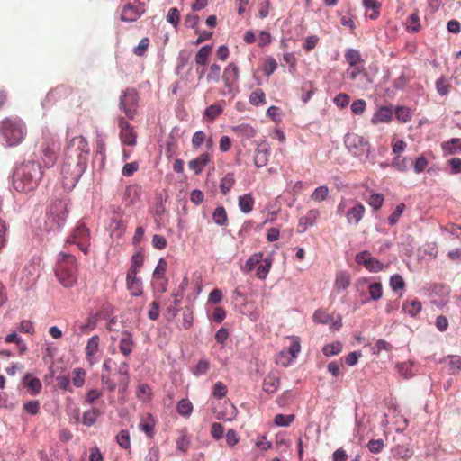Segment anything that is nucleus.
<instances>
[{"instance_id":"obj_3","label":"nucleus","mask_w":461,"mask_h":461,"mask_svg":"<svg viewBox=\"0 0 461 461\" xmlns=\"http://www.w3.org/2000/svg\"><path fill=\"white\" fill-rule=\"evenodd\" d=\"M77 265L76 258L68 253H59L55 275L60 285L71 288L77 283Z\"/></svg>"},{"instance_id":"obj_35","label":"nucleus","mask_w":461,"mask_h":461,"mask_svg":"<svg viewBox=\"0 0 461 461\" xmlns=\"http://www.w3.org/2000/svg\"><path fill=\"white\" fill-rule=\"evenodd\" d=\"M177 413L184 417L189 418L193 412V404L188 399H182L176 404Z\"/></svg>"},{"instance_id":"obj_2","label":"nucleus","mask_w":461,"mask_h":461,"mask_svg":"<svg viewBox=\"0 0 461 461\" xmlns=\"http://www.w3.org/2000/svg\"><path fill=\"white\" fill-rule=\"evenodd\" d=\"M43 176L41 165L28 161L21 165L14 175V187L20 193L34 190Z\"/></svg>"},{"instance_id":"obj_55","label":"nucleus","mask_w":461,"mask_h":461,"mask_svg":"<svg viewBox=\"0 0 461 461\" xmlns=\"http://www.w3.org/2000/svg\"><path fill=\"white\" fill-rule=\"evenodd\" d=\"M294 419L295 416L294 414H276L275 416L274 422L276 426L288 427L294 420Z\"/></svg>"},{"instance_id":"obj_31","label":"nucleus","mask_w":461,"mask_h":461,"mask_svg":"<svg viewBox=\"0 0 461 461\" xmlns=\"http://www.w3.org/2000/svg\"><path fill=\"white\" fill-rule=\"evenodd\" d=\"M405 28L408 32L416 33L420 29V21L418 11L410 14L405 22Z\"/></svg>"},{"instance_id":"obj_24","label":"nucleus","mask_w":461,"mask_h":461,"mask_svg":"<svg viewBox=\"0 0 461 461\" xmlns=\"http://www.w3.org/2000/svg\"><path fill=\"white\" fill-rule=\"evenodd\" d=\"M392 118H393L392 109L387 106H382L373 115V117L371 119V122L373 124H377L379 122H390L392 121Z\"/></svg>"},{"instance_id":"obj_12","label":"nucleus","mask_w":461,"mask_h":461,"mask_svg":"<svg viewBox=\"0 0 461 461\" xmlns=\"http://www.w3.org/2000/svg\"><path fill=\"white\" fill-rule=\"evenodd\" d=\"M117 121L120 127L119 136L121 141L128 146L136 145L137 133L134 128L122 116H119Z\"/></svg>"},{"instance_id":"obj_53","label":"nucleus","mask_w":461,"mask_h":461,"mask_svg":"<svg viewBox=\"0 0 461 461\" xmlns=\"http://www.w3.org/2000/svg\"><path fill=\"white\" fill-rule=\"evenodd\" d=\"M368 293L370 299L374 301L379 300L383 295V288L380 283H372L368 285Z\"/></svg>"},{"instance_id":"obj_40","label":"nucleus","mask_w":461,"mask_h":461,"mask_svg":"<svg viewBox=\"0 0 461 461\" xmlns=\"http://www.w3.org/2000/svg\"><path fill=\"white\" fill-rule=\"evenodd\" d=\"M235 184L234 175L228 173L221 179L220 189L223 194H227Z\"/></svg>"},{"instance_id":"obj_14","label":"nucleus","mask_w":461,"mask_h":461,"mask_svg":"<svg viewBox=\"0 0 461 461\" xmlns=\"http://www.w3.org/2000/svg\"><path fill=\"white\" fill-rule=\"evenodd\" d=\"M240 77V70L235 63H230L226 66L222 73V81L227 93L233 95L235 86Z\"/></svg>"},{"instance_id":"obj_63","label":"nucleus","mask_w":461,"mask_h":461,"mask_svg":"<svg viewBox=\"0 0 461 461\" xmlns=\"http://www.w3.org/2000/svg\"><path fill=\"white\" fill-rule=\"evenodd\" d=\"M228 392L227 386L221 381L215 383L212 387V395L215 398L221 399L226 396Z\"/></svg>"},{"instance_id":"obj_48","label":"nucleus","mask_w":461,"mask_h":461,"mask_svg":"<svg viewBox=\"0 0 461 461\" xmlns=\"http://www.w3.org/2000/svg\"><path fill=\"white\" fill-rule=\"evenodd\" d=\"M118 445L123 448L128 449L131 447V438L128 430L122 429L116 436Z\"/></svg>"},{"instance_id":"obj_30","label":"nucleus","mask_w":461,"mask_h":461,"mask_svg":"<svg viewBox=\"0 0 461 461\" xmlns=\"http://www.w3.org/2000/svg\"><path fill=\"white\" fill-rule=\"evenodd\" d=\"M23 384L29 390H31L32 394H38L42 388L40 379L32 376L30 374L24 375Z\"/></svg>"},{"instance_id":"obj_13","label":"nucleus","mask_w":461,"mask_h":461,"mask_svg":"<svg viewBox=\"0 0 461 461\" xmlns=\"http://www.w3.org/2000/svg\"><path fill=\"white\" fill-rule=\"evenodd\" d=\"M366 212L365 206L355 199L349 200V208L345 212L347 222L351 225H357L364 217Z\"/></svg>"},{"instance_id":"obj_51","label":"nucleus","mask_w":461,"mask_h":461,"mask_svg":"<svg viewBox=\"0 0 461 461\" xmlns=\"http://www.w3.org/2000/svg\"><path fill=\"white\" fill-rule=\"evenodd\" d=\"M406 206L403 203H399L394 211L391 213V215L388 218V222L391 226L395 225L399 219L401 218L402 214L403 213Z\"/></svg>"},{"instance_id":"obj_42","label":"nucleus","mask_w":461,"mask_h":461,"mask_svg":"<svg viewBox=\"0 0 461 461\" xmlns=\"http://www.w3.org/2000/svg\"><path fill=\"white\" fill-rule=\"evenodd\" d=\"M397 372L405 379L411 378L414 375L412 371L411 362H402L396 365Z\"/></svg>"},{"instance_id":"obj_37","label":"nucleus","mask_w":461,"mask_h":461,"mask_svg":"<svg viewBox=\"0 0 461 461\" xmlns=\"http://www.w3.org/2000/svg\"><path fill=\"white\" fill-rule=\"evenodd\" d=\"M254 206V199L250 194H244L239 198V207L244 213H249Z\"/></svg>"},{"instance_id":"obj_10","label":"nucleus","mask_w":461,"mask_h":461,"mask_svg":"<svg viewBox=\"0 0 461 461\" xmlns=\"http://www.w3.org/2000/svg\"><path fill=\"white\" fill-rule=\"evenodd\" d=\"M344 143L346 148L355 156H362L368 151V141L357 133L349 132L346 134Z\"/></svg>"},{"instance_id":"obj_60","label":"nucleus","mask_w":461,"mask_h":461,"mask_svg":"<svg viewBox=\"0 0 461 461\" xmlns=\"http://www.w3.org/2000/svg\"><path fill=\"white\" fill-rule=\"evenodd\" d=\"M450 88V85L447 83V80L444 77H440L436 82V89L437 92L444 96L448 94Z\"/></svg>"},{"instance_id":"obj_52","label":"nucleus","mask_w":461,"mask_h":461,"mask_svg":"<svg viewBox=\"0 0 461 461\" xmlns=\"http://www.w3.org/2000/svg\"><path fill=\"white\" fill-rule=\"evenodd\" d=\"M249 103L253 105L263 104L266 103L265 93L262 89L257 88L249 95Z\"/></svg>"},{"instance_id":"obj_46","label":"nucleus","mask_w":461,"mask_h":461,"mask_svg":"<svg viewBox=\"0 0 461 461\" xmlns=\"http://www.w3.org/2000/svg\"><path fill=\"white\" fill-rule=\"evenodd\" d=\"M330 190L328 186L321 185L317 187L312 194L311 199L314 202H322L324 201L328 195H329Z\"/></svg>"},{"instance_id":"obj_23","label":"nucleus","mask_w":461,"mask_h":461,"mask_svg":"<svg viewBox=\"0 0 461 461\" xmlns=\"http://www.w3.org/2000/svg\"><path fill=\"white\" fill-rule=\"evenodd\" d=\"M280 385V377L274 372L268 373L263 380V390L267 393H274Z\"/></svg>"},{"instance_id":"obj_54","label":"nucleus","mask_w":461,"mask_h":461,"mask_svg":"<svg viewBox=\"0 0 461 461\" xmlns=\"http://www.w3.org/2000/svg\"><path fill=\"white\" fill-rule=\"evenodd\" d=\"M210 369V363L206 359H200L192 372L195 376L205 375Z\"/></svg>"},{"instance_id":"obj_49","label":"nucleus","mask_w":461,"mask_h":461,"mask_svg":"<svg viewBox=\"0 0 461 461\" xmlns=\"http://www.w3.org/2000/svg\"><path fill=\"white\" fill-rule=\"evenodd\" d=\"M167 268V262L166 261V259L163 258H159L158 265L153 272V278L154 279L167 278L166 277Z\"/></svg>"},{"instance_id":"obj_29","label":"nucleus","mask_w":461,"mask_h":461,"mask_svg":"<svg viewBox=\"0 0 461 461\" xmlns=\"http://www.w3.org/2000/svg\"><path fill=\"white\" fill-rule=\"evenodd\" d=\"M442 149L446 155H453L461 151V139L453 138L442 143Z\"/></svg>"},{"instance_id":"obj_44","label":"nucleus","mask_w":461,"mask_h":461,"mask_svg":"<svg viewBox=\"0 0 461 461\" xmlns=\"http://www.w3.org/2000/svg\"><path fill=\"white\" fill-rule=\"evenodd\" d=\"M97 320L95 316H89L84 323L78 324L80 333L86 334L94 330L96 327Z\"/></svg>"},{"instance_id":"obj_56","label":"nucleus","mask_w":461,"mask_h":461,"mask_svg":"<svg viewBox=\"0 0 461 461\" xmlns=\"http://www.w3.org/2000/svg\"><path fill=\"white\" fill-rule=\"evenodd\" d=\"M220 75H221V67L220 65L216 64V63H212L210 67H209V71H208V74H207V81L209 83L211 82H218L219 79H220Z\"/></svg>"},{"instance_id":"obj_43","label":"nucleus","mask_w":461,"mask_h":461,"mask_svg":"<svg viewBox=\"0 0 461 461\" xmlns=\"http://www.w3.org/2000/svg\"><path fill=\"white\" fill-rule=\"evenodd\" d=\"M212 219L217 225L224 226L228 222L227 212L222 206L217 207L212 214Z\"/></svg>"},{"instance_id":"obj_57","label":"nucleus","mask_w":461,"mask_h":461,"mask_svg":"<svg viewBox=\"0 0 461 461\" xmlns=\"http://www.w3.org/2000/svg\"><path fill=\"white\" fill-rule=\"evenodd\" d=\"M141 187L139 185H131L127 186L125 190V196L131 200V202H134L140 196Z\"/></svg>"},{"instance_id":"obj_20","label":"nucleus","mask_w":461,"mask_h":461,"mask_svg":"<svg viewBox=\"0 0 461 461\" xmlns=\"http://www.w3.org/2000/svg\"><path fill=\"white\" fill-rule=\"evenodd\" d=\"M319 217L320 212L317 209L309 210L306 214L301 217L299 220L298 232H303L309 227L313 226Z\"/></svg>"},{"instance_id":"obj_38","label":"nucleus","mask_w":461,"mask_h":461,"mask_svg":"<svg viewBox=\"0 0 461 461\" xmlns=\"http://www.w3.org/2000/svg\"><path fill=\"white\" fill-rule=\"evenodd\" d=\"M98 416H100V411L95 408H92L91 410L86 411L82 416V423L87 427L93 426Z\"/></svg>"},{"instance_id":"obj_25","label":"nucleus","mask_w":461,"mask_h":461,"mask_svg":"<svg viewBox=\"0 0 461 461\" xmlns=\"http://www.w3.org/2000/svg\"><path fill=\"white\" fill-rule=\"evenodd\" d=\"M176 445L178 451L181 453H186L190 447L191 440L188 435L187 429L184 428L179 430V436L176 439Z\"/></svg>"},{"instance_id":"obj_28","label":"nucleus","mask_w":461,"mask_h":461,"mask_svg":"<svg viewBox=\"0 0 461 461\" xmlns=\"http://www.w3.org/2000/svg\"><path fill=\"white\" fill-rule=\"evenodd\" d=\"M345 59L349 67H356L364 65V59L361 57L359 50L355 49H348L345 52Z\"/></svg>"},{"instance_id":"obj_59","label":"nucleus","mask_w":461,"mask_h":461,"mask_svg":"<svg viewBox=\"0 0 461 461\" xmlns=\"http://www.w3.org/2000/svg\"><path fill=\"white\" fill-rule=\"evenodd\" d=\"M56 380H57V386L59 389L67 391V392H70V393L73 392L70 378L68 376L58 375L56 377Z\"/></svg>"},{"instance_id":"obj_39","label":"nucleus","mask_w":461,"mask_h":461,"mask_svg":"<svg viewBox=\"0 0 461 461\" xmlns=\"http://www.w3.org/2000/svg\"><path fill=\"white\" fill-rule=\"evenodd\" d=\"M264 254L262 252L254 253L251 255L245 263L242 270L244 272H251L257 265H258L263 260Z\"/></svg>"},{"instance_id":"obj_1","label":"nucleus","mask_w":461,"mask_h":461,"mask_svg":"<svg viewBox=\"0 0 461 461\" xmlns=\"http://www.w3.org/2000/svg\"><path fill=\"white\" fill-rule=\"evenodd\" d=\"M68 158L62 165L64 185L74 187L84 174L89 155L87 140L83 136L72 138L66 148Z\"/></svg>"},{"instance_id":"obj_22","label":"nucleus","mask_w":461,"mask_h":461,"mask_svg":"<svg viewBox=\"0 0 461 461\" xmlns=\"http://www.w3.org/2000/svg\"><path fill=\"white\" fill-rule=\"evenodd\" d=\"M100 338L98 335H94L88 339L85 348L86 359L90 365L95 363L94 357L99 349Z\"/></svg>"},{"instance_id":"obj_50","label":"nucleus","mask_w":461,"mask_h":461,"mask_svg":"<svg viewBox=\"0 0 461 461\" xmlns=\"http://www.w3.org/2000/svg\"><path fill=\"white\" fill-rule=\"evenodd\" d=\"M223 108L219 104H214L208 106L204 112V116L210 119V121L215 120L220 114H221Z\"/></svg>"},{"instance_id":"obj_36","label":"nucleus","mask_w":461,"mask_h":461,"mask_svg":"<svg viewBox=\"0 0 461 461\" xmlns=\"http://www.w3.org/2000/svg\"><path fill=\"white\" fill-rule=\"evenodd\" d=\"M402 309L411 317H415L421 311L422 306L420 301L412 300L403 303Z\"/></svg>"},{"instance_id":"obj_17","label":"nucleus","mask_w":461,"mask_h":461,"mask_svg":"<svg viewBox=\"0 0 461 461\" xmlns=\"http://www.w3.org/2000/svg\"><path fill=\"white\" fill-rule=\"evenodd\" d=\"M212 158V152H203L197 158L191 159L188 162V167L190 170L194 171L196 176H199L202 174L204 167L211 162Z\"/></svg>"},{"instance_id":"obj_41","label":"nucleus","mask_w":461,"mask_h":461,"mask_svg":"<svg viewBox=\"0 0 461 461\" xmlns=\"http://www.w3.org/2000/svg\"><path fill=\"white\" fill-rule=\"evenodd\" d=\"M212 51V46L205 45L202 47L195 55V62L198 65H205L208 62Z\"/></svg>"},{"instance_id":"obj_18","label":"nucleus","mask_w":461,"mask_h":461,"mask_svg":"<svg viewBox=\"0 0 461 461\" xmlns=\"http://www.w3.org/2000/svg\"><path fill=\"white\" fill-rule=\"evenodd\" d=\"M126 286L132 296H140L143 294L142 281L137 276L134 269H129L127 272Z\"/></svg>"},{"instance_id":"obj_27","label":"nucleus","mask_w":461,"mask_h":461,"mask_svg":"<svg viewBox=\"0 0 461 461\" xmlns=\"http://www.w3.org/2000/svg\"><path fill=\"white\" fill-rule=\"evenodd\" d=\"M351 283V276L348 272L340 271L336 275V279L334 283V289L337 291H341L347 289Z\"/></svg>"},{"instance_id":"obj_62","label":"nucleus","mask_w":461,"mask_h":461,"mask_svg":"<svg viewBox=\"0 0 461 461\" xmlns=\"http://www.w3.org/2000/svg\"><path fill=\"white\" fill-rule=\"evenodd\" d=\"M384 195L381 194H373L368 199V204L375 210H379L384 204Z\"/></svg>"},{"instance_id":"obj_45","label":"nucleus","mask_w":461,"mask_h":461,"mask_svg":"<svg viewBox=\"0 0 461 461\" xmlns=\"http://www.w3.org/2000/svg\"><path fill=\"white\" fill-rule=\"evenodd\" d=\"M342 344L339 341H336L330 344H327L323 347L322 352L326 357H332L339 355L342 351Z\"/></svg>"},{"instance_id":"obj_16","label":"nucleus","mask_w":461,"mask_h":461,"mask_svg":"<svg viewBox=\"0 0 461 461\" xmlns=\"http://www.w3.org/2000/svg\"><path fill=\"white\" fill-rule=\"evenodd\" d=\"M356 261L365 266L370 272L383 270L384 265L378 259L371 257L367 250L362 251L356 256Z\"/></svg>"},{"instance_id":"obj_64","label":"nucleus","mask_w":461,"mask_h":461,"mask_svg":"<svg viewBox=\"0 0 461 461\" xmlns=\"http://www.w3.org/2000/svg\"><path fill=\"white\" fill-rule=\"evenodd\" d=\"M180 12L176 7H172L169 9L167 21L171 23L174 27H176L179 23Z\"/></svg>"},{"instance_id":"obj_9","label":"nucleus","mask_w":461,"mask_h":461,"mask_svg":"<svg viewBox=\"0 0 461 461\" xmlns=\"http://www.w3.org/2000/svg\"><path fill=\"white\" fill-rule=\"evenodd\" d=\"M138 103L139 96L137 91L133 88H128L120 97L119 106L126 117L132 120L137 113Z\"/></svg>"},{"instance_id":"obj_11","label":"nucleus","mask_w":461,"mask_h":461,"mask_svg":"<svg viewBox=\"0 0 461 461\" xmlns=\"http://www.w3.org/2000/svg\"><path fill=\"white\" fill-rule=\"evenodd\" d=\"M312 318L317 323L330 325L331 330H339L342 326V318L340 315L330 314L323 310L315 311Z\"/></svg>"},{"instance_id":"obj_19","label":"nucleus","mask_w":461,"mask_h":461,"mask_svg":"<svg viewBox=\"0 0 461 461\" xmlns=\"http://www.w3.org/2000/svg\"><path fill=\"white\" fill-rule=\"evenodd\" d=\"M135 346L132 334L128 330L122 332V338L119 341V350L125 357H129Z\"/></svg>"},{"instance_id":"obj_34","label":"nucleus","mask_w":461,"mask_h":461,"mask_svg":"<svg viewBox=\"0 0 461 461\" xmlns=\"http://www.w3.org/2000/svg\"><path fill=\"white\" fill-rule=\"evenodd\" d=\"M136 396L143 402H149L152 398L151 388L147 384H140L136 389Z\"/></svg>"},{"instance_id":"obj_5","label":"nucleus","mask_w":461,"mask_h":461,"mask_svg":"<svg viewBox=\"0 0 461 461\" xmlns=\"http://www.w3.org/2000/svg\"><path fill=\"white\" fill-rule=\"evenodd\" d=\"M68 214V202L65 199L52 200L46 213L47 231H59L65 225Z\"/></svg>"},{"instance_id":"obj_47","label":"nucleus","mask_w":461,"mask_h":461,"mask_svg":"<svg viewBox=\"0 0 461 461\" xmlns=\"http://www.w3.org/2000/svg\"><path fill=\"white\" fill-rule=\"evenodd\" d=\"M392 166L400 172H406L408 170L409 160L406 157L397 155L393 159Z\"/></svg>"},{"instance_id":"obj_32","label":"nucleus","mask_w":461,"mask_h":461,"mask_svg":"<svg viewBox=\"0 0 461 461\" xmlns=\"http://www.w3.org/2000/svg\"><path fill=\"white\" fill-rule=\"evenodd\" d=\"M263 264L259 265L257 268L256 276L258 279L265 280L271 269L273 264V258L271 256L263 258Z\"/></svg>"},{"instance_id":"obj_4","label":"nucleus","mask_w":461,"mask_h":461,"mask_svg":"<svg viewBox=\"0 0 461 461\" xmlns=\"http://www.w3.org/2000/svg\"><path fill=\"white\" fill-rule=\"evenodd\" d=\"M0 134L6 146H17L27 134L25 123L20 118H5L0 121Z\"/></svg>"},{"instance_id":"obj_58","label":"nucleus","mask_w":461,"mask_h":461,"mask_svg":"<svg viewBox=\"0 0 461 461\" xmlns=\"http://www.w3.org/2000/svg\"><path fill=\"white\" fill-rule=\"evenodd\" d=\"M206 140V134L203 131H197L193 134L191 143L194 149H198Z\"/></svg>"},{"instance_id":"obj_7","label":"nucleus","mask_w":461,"mask_h":461,"mask_svg":"<svg viewBox=\"0 0 461 461\" xmlns=\"http://www.w3.org/2000/svg\"><path fill=\"white\" fill-rule=\"evenodd\" d=\"M90 230L86 226L85 222L79 221L74 228L72 233L68 237V244H76L85 255L88 254L90 247Z\"/></svg>"},{"instance_id":"obj_26","label":"nucleus","mask_w":461,"mask_h":461,"mask_svg":"<svg viewBox=\"0 0 461 461\" xmlns=\"http://www.w3.org/2000/svg\"><path fill=\"white\" fill-rule=\"evenodd\" d=\"M269 150L265 146H258L254 156V164L257 167H262L268 162Z\"/></svg>"},{"instance_id":"obj_15","label":"nucleus","mask_w":461,"mask_h":461,"mask_svg":"<svg viewBox=\"0 0 461 461\" xmlns=\"http://www.w3.org/2000/svg\"><path fill=\"white\" fill-rule=\"evenodd\" d=\"M144 13L143 5L139 1L128 3L122 8L121 20L124 22H135Z\"/></svg>"},{"instance_id":"obj_33","label":"nucleus","mask_w":461,"mask_h":461,"mask_svg":"<svg viewBox=\"0 0 461 461\" xmlns=\"http://www.w3.org/2000/svg\"><path fill=\"white\" fill-rule=\"evenodd\" d=\"M86 377V372L81 367L74 368L72 371L71 381L76 388H81L84 386Z\"/></svg>"},{"instance_id":"obj_61","label":"nucleus","mask_w":461,"mask_h":461,"mask_svg":"<svg viewBox=\"0 0 461 461\" xmlns=\"http://www.w3.org/2000/svg\"><path fill=\"white\" fill-rule=\"evenodd\" d=\"M395 116L397 120L402 122H407L411 119V113L410 110L403 106H399L396 108Z\"/></svg>"},{"instance_id":"obj_8","label":"nucleus","mask_w":461,"mask_h":461,"mask_svg":"<svg viewBox=\"0 0 461 461\" xmlns=\"http://www.w3.org/2000/svg\"><path fill=\"white\" fill-rule=\"evenodd\" d=\"M287 339L290 341L289 348L282 349L275 358L276 364L283 367L292 365L301 351V342L298 337H287Z\"/></svg>"},{"instance_id":"obj_21","label":"nucleus","mask_w":461,"mask_h":461,"mask_svg":"<svg viewBox=\"0 0 461 461\" xmlns=\"http://www.w3.org/2000/svg\"><path fill=\"white\" fill-rule=\"evenodd\" d=\"M156 420L151 413H145L140 417L139 429L143 431L147 437L153 438L155 432Z\"/></svg>"},{"instance_id":"obj_6","label":"nucleus","mask_w":461,"mask_h":461,"mask_svg":"<svg viewBox=\"0 0 461 461\" xmlns=\"http://www.w3.org/2000/svg\"><path fill=\"white\" fill-rule=\"evenodd\" d=\"M40 151L44 167L47 168L53 167L60 151V142L57 136L49 131L44 132Z\"/></svg>"}]
</instances>
